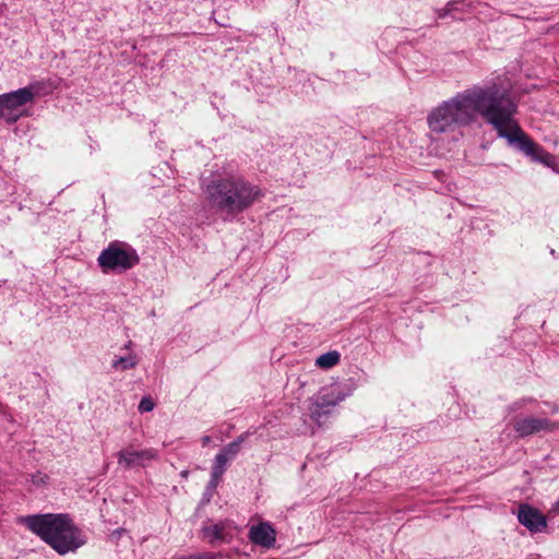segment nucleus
I'll return each instance as SVG.
<instances>
[{
    "instance_id": "obj_1",
    "label": "nucleus",
    "mask_w": 559,
    "mask_h": 559,
    "mask_svg": "<svg viewBox=\"0 0 559 559\" xmlns=\"http://www.w3.org/2000/svg\"><path fill=\"white\" fill-rule=\"evenodd\" d=\"M518 105L497 82L474 84L435 107L427 117L431 132L447 133L475 123L481 117L496 131L533 162L555 168L556 157L537 145L519 126Z\"/></svg>"
},
{
    "instance_id": "obj_2",
    "label": "nucleus",
    "mask_w": 559,
    "mask_h": 559,
    "mask_svg": "<svg viewBox=\"0 0 559 559\" xmlns=\"http://www.w3.org/2000/svg\"><path fill=\"white\" fill-rule=\"evenodd\" d=\"M201 186L209 205L228 215L242 213L263 197L259 186L237 174L213 175Z\"/></svg>"
},
{
    "instance_id": "obj_3",
    "label": "nucleus",
    "mask_w": 559,
    "mask_h": 559,
    "mask_svg": "<svg viewBox=\"0 0 559 559\" xmlns=\"http://www.w3.org/2000/svg\"><path fill=\"white\" fill-rule=\"evenodd\" d=\"M17 523L26 526L59 555L74 552L86 543V536L68 514L24 515L17 519Z\"/></svg>"
},
{
    "instance_id": "obj_4",
    "label": "nucleus",
    "mask_w": 559,
    "mask_h": 559,
    "mask_svg": "<svg viewBox=\"0 0 559 559\" xmlns=\"http://www.w3.org/2000/svg\"><path fill=\"white\" fill-rule=\"evenodd\" d=\"M140 262L136 250L127 242L111 241L97 258L98 266L104 274H121L131 270Z\"/></svg>"
},
{
    "instance_id": "obj_5",
    "label": "nucleus",
    "mask_w": 559,
    "mask_h": 559,
    "mask_svg": "<svg viewBox=\"0 0 559 559\" xmlns=\"http://www.w3.org/2000/svg\"><path fill=\"white\" fill-rule=\"evenodd\" d=\"M35 97L33 86H26L16 91L0 95V118L8 123L17 121L28 114L26 104Z\"/></svg>"
},
{
    "instance_id": "obj_6",
    "label": "nucleus",
    "mask_w": 559,
    "mask_h": 559,
    "mask_svg": "<svg viewBox=\"0 0 559 559\" xmlns=\"http://www.w3.org/2000/svg\"><path fill=\"white\" fill-rule=\"evenodd\" d=\"M345 399L344 394L335 389L321 392L310 407V417L319 426L324 425L330 418L334 407Z\"/></svg>"
},
{
    "instance_id": "obj_7",
    "label": "nucleus",
    "mask_w": 559,
    "mask_h": 559,
    "mask_svg": "<svg viewBox=\"0 0 559 559\" xmlns=\"http://www.w3.org/2000/svg\"><path fill=\"white\" fill-rule=\"evenodd\" d=\"M118 464L126 468L145 467L151 461L157 457V451L155 449L135 450L129 445L120 450L117 454Z\"/></svg>"
},
{
    "instance_id": "obj_8",
    "label": "nucleus",
    "mask_w": 559,
    "mask_h": 559,
    "mask_svg": "<svg viewBox=\"0 0 559 559\" xmlns=\"http://www.w3.org/2000/svg\"><path fill=\"white\" fill-rule=\"evenodd\" d=\"M513 428L519 437L524 438L540 431H552L557 425L547 418L525 416L515 418Z\"/></svg>"
},
{
    "instance_id": "obj_9",
    "label": "nucleus",
    "mask_w": 559,
    "mask_h": 559,
    "mask_svg": "<svg viewBox=\"0 0 559 559\" xmlns=\"http://www.w3.org/2000/svg\"><path fill=\"white\" fill-rule=\"evenodd\" d=\"M250 436V431H246L238 436L234 441L226 444L215 456L213 461L214 474L217 477L219 474H224L227 465L230 461L239 454L241 445Z\"/></svg>"
},
{
    "instance_id": "obj_10",
    "label": "nucleus",
    "mask_w": 559,
    "mask_h": 559,
    "mask_svg": "<svg viewBox=\"0 0 559 559\" xmlns=\"http://www.w3.org/2000/svg\"><path fill=\"white\" fill-rule=\"evenodd\" d=\"M518 520L532 533L543 532L547 527L545 515L527 503L520 504Z\"/></svg>"
},
{
    "instance_id": "obj_11",
    "label": "nucleus",
    "mask_w": 559,
    "mask_h": 559,
    "mask_svg": "<svg viewBox=\"0 0 559 559\" xmlns=\"http://www.w3.org/2000/svg\"><path fill=\"white\" fill-rule=\"evenodd\" d=\"M248 538L252 544L270 549L276 543V531L269 522H260L249 528Z\"/></svg>"
},
{
    "instance_id": "obj_12",
    "label": "nucleus",
    "mask_w": 559,
    "mask_h": 559,
    "mask_svg": "<svg viewBox=\"0 0 559 559\" xmlns=\"http://www.w3.org/2000/svg\"><path fill=\"white\" fill-rule=\"evenodd\" d=\"M203 537L211 544L227 543L233 538V524L228 521L211 523L202 528Z\"/></svg>"
},
{
    "instance_id": "obj_13",
    "label": "nucleus",
    "mask_w": 559,
    "mask_h": 559,
    "mask_svg": "<svg viewBox=\"0 0 559 559\" xmlns=\"http://www.w3.org/2000/svg\"><path fill=\"white\" fill-rule=\"evenodd\" d=\"M340 358H341V355L338 352H336V350L328 352V353L320 355L317 358L316 365L320 368L329 369V368H332L335 365H337L340 361Z\"/></svg>"
},
{
    "instance_id": "obj_14",
    "label": "nucleus",
    "mask_w": 559,
    "mask_h": 559,
    "mask_svg": "<svg viewBox=\"0 0 559 559\" xmlns=\"http://www.w3.org/2000/svg\"><path fill=\"white\" fill-rule=\"evenodd\" d=\"M138 364L134 356L119 357L112 360L111 366L117 370H128L133 368Z\"/></svg>"
},
{
    "instance_id": "obj_15",
    "label": "nucleus",
    "mask_w": 559,
    "mask_h": 559,
    "mask_svg": "<svg viewBox=\"0 0 559 559\" xmlns=\"http://www.w3.org/2000/svg\"><path fill=\"white\" fill-rule=\"evenodd\" d=\"M457 4L459 2L453 0V1H449L444 8L442 9H437L436 10V16L437 19H443L448 15H450L451 13H453L454 11L457 10Z\"/></svg>"
},
{
    "instance_id": "obj_16",
    "label": "nucleus",
    "mask_w": 559,
    "mask_h": 559,
    "mask_svg": "<svg viewBox=\"0 0 559 559\" xmlns=\"http://www.w3.org/2000/svg\"><path fill=\"white\" fill-rule=\"evenodd\" d=\"M155 403L153 402L151 396H143L139 403V412L147 413L153 411Z\"/></svg>"
},
{
    "instance_id": "obj_17",
    "label": "nucleus",
    "mask_w": 559,
    "mask_h": 559,
    "mask_svg": "<svg viewBox=\"0 0 559 559\" xmlns=\"http://www.w3.org/2000/svg\"><path fill=\"white\" fill-rule=\"evenodd\" d=\"M223 475H224V474H219V475L216 477V476H215V474H214V465H212V472H211L210 486H211L212 488H215V487L218 485V483H219V480H221V478H222V476H223Z\"/></svg>"
},
{
    "instance_id": "obj_18",
    "label": "nucleus",
    "mask_w": 559,
    "mask_h": 559,
    "mask_svg": "<svg viewBox=\"0 0 559 559\" xmlns=\"http://www.w3.org/2000/svg\"><path fill=\"white\" fill-rule=\"evenodd\" d=\"M211 440H212V439H211V437H210V436H203V437L201 438L202 445H203V447L207 445V444L211 442Z\"/></svg>"
},
{
    "instance_id": "obj_19",
    "label": "nucleus",
    "mask_w": 559,
    "mask_h": 559,
    "mask_svg": "<svg viewBox=\"0 0 559 559\" xmlns=\"http://www.w3.org/2000/svg\"><path fill=\"white\" fill-rule=\"evenodd\" d=\"M554 510L559 512V499L556 501V503L554 506Z\"/></svg>"
},
{
    "instance_id": "obj_20",
    "label": "nucleus",
    "mask_w": 559,
    "mask_h": 559,
    "mask_svg": "<svg viewBox=\"0 0 559 559\" xmlns=\"http://www.w3.org/2000/svg\"><path fill=\"white\" fill-rule=\"evenodd\" d=\"M37 480H39V477L34 478L33 483H36Z\"/></svg>"
},
{
    "instance_id": "obj_21",
    "label": "nucleus",
    "mask_w": 559,
    "mask_h": 559,
    "mask_svg": "<svg viewBox=\"0 0 559 559\" xmlns=\"http://www.w3.org/2000/svg\"><path fill=\"white\" fill-rule=\"evenodd\" d=\"M37 480H39V477L34 478L33 483H36Z\"/></svg>"
}]
</instances>
